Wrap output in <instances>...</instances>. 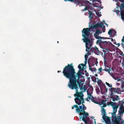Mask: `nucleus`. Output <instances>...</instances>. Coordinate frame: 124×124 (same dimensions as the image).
<instances>
[{"mask_svg":"<svg viewBox=\"0 0 124 124\" xmlns=\"http://www.w3.org/2000/svg\"><path fill=\"white\" fill-rule=\"evenodd\" d=\"M89 17L90 19L92 18V17L93 16V13H89Z\"/></svg>","mask_w":124,"mask_h":124,"instance_id":"obj_21","label":"nucleus"},{"mask_svg":"<svg viewBox=\"0 0 124 124\" xmlns=\"http://www.w3.org/2000/svg\"><path fill=\"white\" fill-rule=\"evenodd\" d=\"M106 84L107 85H108L109 87H111L112 86L111 84H109L107 82H106Z\"/></svg>","mask_w":124,"mask_h":124,"instance_id":"obj_19","label":"nucleus"},{"mask_svg":"<svg viewBox=\"0 0 124 124\" xmlns=\"http://www.w3.org/2000/svg\"><path fill=\"white\" fill-rule=\"evenodd\" d=\"M57 42V43H59V42H58V41Z\"/></svg>","mask_w":124,"mask_h":124,"instance_id":"obj_40","label":"nucleus"},{"mask_svg":"<svg viewBox=\"0 0 124 124\" xmlns=\"http://www.w3.org/2000/svg\"><path fill=\"white\" fill-rule=\"evenodd\" d=\"M93 88L92 87H90L88 88L87 91V93L88 95L87 97H90L91 96H92V94L93 93Z\"/></svg>","mask_w":124,"mask_h":124,"instance_id":"obj_8","label":"nucleus"},{"mask_svg":"<svg viewBox=\"0 0 124 124\" xmlns=\"http://www.w3.org/2000/svg\"><path fill=\"white\" fill-rule=\"evenodd\" d=\"M91 52L89 51H88L87 54L85 55V64L83 63L81 64H79L78 66V68L79 69L77 73L78 76V80H77V82H79L80 83L83 82L85 81L84 77L82 76L81 74H84V71L85 72H86L85 70V69L86 68V64L87 63V60L88 58V56L91 54Z\"/></svg>","mask_w":124,"mask_h":124,"instance_id":"obj_4","label":"nucleus"},{"mask_svg":"<svg viewBox=\"0 0 124 124\" xmlns=\"http://www.w3.org/2000/svg\"><path fill=\"white\" fill-rule=\"evenodd\" d=\"M116 31L113 29H110L108 32V34L111 38L113 37L116 36Z\"/></svg>","mask_w":124,"mask_h":124,"instance_id":"obj_7","label":"nucleus"},{"mask_svg":"<svg viewBox=\"0 0 124 124\" xmlns=\"http://www.w3.org/2000/svg\"><path fill=\"white\" fill-rule=\"evenodd\" d=\"M103 44L104 45H105L106 46H107L108 45V43L106 41H103Z\"/></svg>","mask_w":124,"mask_h":124,"instance_id":"obj_17","label":"nucleus"},{"mask_svg":"<svg viewBox=\"0 0 124 124\" xmlns=\"http://www.w3.org/2000/svg\"><path fill=\"white\" fill-rule=\"evenodd\" d=\"M122 42H124V36H123V39H122Z\"/></svg>","mask_w":124,"mask_h":124,"instance_id":"obj_24","label":"nucleus"},{"mask_svg":"<svg viewBox=\"0 0 124 124\" xmlns=\"http://www.w3.org/2000/svg\"><path fill=\"white\" fill-rule=\"evenodd\" d=\"M92 71H96L97 70L95 68H91L90 69Z\"/></svg>","mask_w":124,"mask_h":124,"instance_id":"obj_20","label":"nucleus"},{"mask_svg":"<svg viewBox=\"0 0 124 124\" xmlns=\"http://www.w3.org/2000/svg\"><path fill=\"white\" fill-rule=\"evenodd\" d=\"M111 40L112 41H115L114 39H113L111 38Z\"/></svg>","mask_w":124,"mask_h":124,"instance_id":"obj_26","label":"nucleus"},{"mask_svg":"<svg viewBox=\"0 0 124 124\" xmlns=\"http://www.w3.org/2000/svg\"><path fill=\"white\" fill-rule=\"evenodd\" d=\"M95 13L96 15L99 17H100L101 16V12L99 11H96Z\"/></svg>","mask_w":124,"mask_h":124,"instance_id":"obj_15","label":"nucleus"},{"mask_svg":"<svg viewBox=\"0 0 124 124\" xmlns=\"http://www.w3.org/2000/svg\"><path fill=\"white\" fill-rule=\"evenodd\" d=\"M120 8L121 19L124 21V3L121 4Z\"/></svg>","mask_w":124,"mask_h":124,"instance_id":"obj_5","label":"nucleus"},{"mask_svg":"<svg viewBox=\"0 0 124 124\" xmlns=\"http://www.w3.org/2000/svg\"><path fill=\"white\" fill-rule=\"evenodd\" d=\"M80 117V119H81V117Z\"/></svg>","mask_w":124,"mask_h":124,"instance_id":"obj_41","label":"nucleus"},{"mask_svg":"<svg viewBox=\"0 0 124 124\" xmlns=\"http://www.w3.org/2000/svg\"><path fill=\"white\" fill-rule=\"evenodd\" d=\"M95 76H96V77H97L98 76V75L97 74H96L95 75Z\"/></svg>","mask_w":124,"mask_h":124,"instance_id":"obj_29","label":"nucleus"},{"mask_svg":"<svg viewBox=\"0 0 124 124\" xmlns=\"http://www.w3.org/2000/svg\"><path fill=\"white\" fill-rule=\"evenodd\" d=\"M103 32H105V31H104V30H103Z\"/></svg>","mask_w":124,"mask_h":124,"instance_id":"obj_37","label":"nucleus"},{"mask_svg":"<svg viewBox=\"0 0 124 124\" xmlns=\"http://www.w3.org/2000/svg\"><path fill=\"white\" fill-rule=\"evenodd\" d=\"M113 101L118 100H119V96L117 95H114L111 98Z\"/></svg>","mask_w":124,"mask_h":124,"instance_id":"obj_12","label":"nucleus"},{"mask_svg":"<svg viewBox=\"0 0 124 124\" xmlns=\"http://www.w3.org/2000/svg\"><path fill=\"white\" fill-rule=\"evenodd\" d=\"M88 9V8L86 7L85 8L83 9H82V10L83 11H86V10H87Z\"/></svg>","mask_w":124,"mask_h":124,"instance_id":"obj_22","label":"nucleus"},{"mask_svg":"<svg viewBox=\"0 0 124 124\" xmlns=\"http://www.w3.org/2000/svg\"><path fill=\"white\" fill-rule=\"evenodd\" d=\"M104 23H98L97 25H95L93 27H91L90 28H84L82 31V36L84 39H82L83 41L85 43V46L86 47V51H89L90 52H94V53L97 54L99 53V51L98 48L96 46L94 48H91V47L92 45L93 42V39H91L88 38L90 32L91 31L90 29H95L98 27L100 28H101L103 29H105V26L104 25L105 24L108 27V25L104 22Z\"/></svg>","mask_w":124,"mask_h":124,"instance_id":"obj_2","label":"nucleus"},{"mask_svg":"<svg viewBox=\"0 0 124 124\" xmlns=\"http://www.w3.org/2000/svg\"><path fill=\"white\" fill-rule=\"evenodd\" d=\"M122 87H124V86H123V84L124 83H122Z\"/></svg>","mask_w":124,"mask_h":124,"instance_id":"obj_28","label":"nucleus"},{"mask_svg":"<svg viewBox=\"0 0 124 124\" xmlns=\"http://www.w3.org/2000/svg\"><path fill=\"white\" fill-rule=\"evenodd\" d=\"M60 71H58V73H59V72H60Z\"/></svg>","mask_w":124,"mask_h":124,"instance_id":"obj_36","label":"nucleus"},{"mask_svg":"<svg viewBox=\"0 0 124 124\" xmlns=\"http://www.w3.org/2000/svg\"><path fill=\"white\" fill-rule=\"evenodd\" d=\"M94 123H95V124H96V122L95 121V119H94Z\"/></svg>","mask_w":124,"mask_h":124,"instance_id":"obj_35","label":"nucleus"},{"mask_svg":"<svg viewBox=\"0 0 124 124\" xmlns=\"http://www.w3.org/2000/svg\"><path fill=\"white\" fill-rule=\"evenodd\" d=\"M101 111L102 113V115L103 116L102 117L103 119L105 121H106L107 120L106 119V118H107L108 117L105 116L106 114L105 110L104 108H102Z\"/></svg>","mask_w":124,"mask_h":124,"instance_id":"obj_10","label":"nucleus"},{"mask_svg":"<svg viewBox=\"0 0 124 124\" xmlns=\"http://www.w3.org/2000/svg\"><path fill=\"white\" fill-rule=\"evenodd\" d=\"M85 75L87 76H88V73H86Z\"/></svg>","mask_w":124,"mask_h":124,"instance_id":"obj_27","label":"nucleus"},{"mask_svg":"<svg viewBox=\"0 0 124 124\" xmlns=\"http://www.w3.org/2000/svg\"><path fill=\"white\" fill-rule=\"evenodd\" d=\"M63 73L64 76L70 79V82L68 84V86L71 89H75L76 90V93L74 94V96L76 98L75 99L76 103L79 105L82 104V106H79V108L81 111L80 110L78 106L77 105H74L72 107V109H74V107L76 108V110L77 113L79 114L80 116L83 114L84 116L82 118V120L86 123V118L88 114L84 110L86 109V108L83 104L84 102V98L83 97V94L82 93H78L77 92V89H78L76 84V79L75 75V70L73 67L69 64L64 69Z\"/></svg>","mask_w":124,"mask_h":124,"instance_id":"obj_1","label":"nucleus"},{"mask_svg":"<svg viewBox=\"0 0 124 124\" xmlns=\"http://www.w3.org/2000/svg\"><path fill=\"white\" fill-rule=\"evenodd\" d=\"M87 99L88 100L91 99L93 102L96 103L98 104V99L96 98L93 97L92 96H91L90 97H87Z\"/></svg>","mask_w":124,"mask_h":124,"instance_id":"obj_9","label":"nucleus"},{"mask_svg":"<svg viewBox=\"0 0 124 124\" xmlns=\"http://www.w3.org/2000/svg\"><path fill=\"white\" fill-rule=\"evenodd\" d=\"M101 92L102 94H103L105 93H107V90L105 87L102 88L101 87Z\"/></svg>","mask_w":124,"mask_h":124,"instance_id":"obj_11","label":"nucleus"},{"mask_svg":"<svg viewBox=\"0 0 124 124\" xmlns=\"http://www.w3.org/2000/svg\"><path fill=\"white\" fill-rule=\"evenodd\" d=\"M111 104L113 107V112L111 113L112 115V122L114 124H119V122L121 121L123 112L121 107L120 108V110L118 111V116H116V113L117 111V109L118 108V105L115 103L111 102Z\"/></svg>","mask_w":124,"mask_h":124,"instance_id":"obj_3","label":"nucleus"},{"mask_svg":"<svg viewBox=\"0 0 124 124\" xmlns=\"http://www.w3.org/2000/svg\"><path fill=\"white\" fill-rule=\"evenodd\" d=\"M118 8L117 6L116 8V9L115 10V12L117 13V14L119 12V11L118 10Z\"/></svg>","mask_w":124,"mask_h":124,"instance_id":"obj_18","label":"nucleus"},{"mask_svg":"<svg viewBox=\"0 0 124 124\" xmlns=\"http://www.w3.org/2000/svg\"><path fill=\"white\" fill-rule=\"evenodd\" d=\"M124 2V0H123L122 1V2Z\"/></svg>","mask_w":124,"mask_h":124,"instance_id":"obj_33","label":"nucleus"},{"mask_svg":"<svg viewBox=\"0 0 124 124\" xmlns=\"http://www.w3.org/2000/svg\"><path fill=\"white\" fill-rule=\"evenodd\" d=\"M117 84H118V85H119V84L118 83H117Z\"/></svg>","mask_w":124,"mask_h":124,"instance_id":"obj_38","label":"nucleus"},{"mask_svg":"<svg viewBox=\"0 0 124 124\" xmlns=\"http://www.w3.org/2000/svg\"><path fill=\"white\" fill-rule=\"evenodd\" d=\"M65 1H67L69 0H64Z\"/></svg>","mask_w":124,"mask_h":124,"instance_id":"obj_34","label":"nucleus"},{"mask_svg":"<svg viewBox=\"0 0 124 124\" xmlns=\"http://www.w3.org/2000/svg\"><path fill=\"white\" fill-rule=\"evenodd\" d=\"M117 45H118L119 46L120 45V44L119 43H118V44Z\"/></svg>","mask_w":124,"mask_h":124,"instance_id":"obj_32","label":"nucleus"},{"mask_svg":"<svg viewBox=\"0 0 124 124\" xmlns=\"http://www.w3.org/2000/svg\"><path fill=\"white\" fill-rule=\"evenodd\" d=\"M97 83L98 85L101 88V85H102L103 83L101 81V80H98L97 81Z\"/></svg>","mask_w":124,"mask_h":124,"instance_id":"obj_14","label":"nucleus"},{"mask_svg":"<svg viewBox=\"0 0 124 124\" xmlns=\"http://www.w3.org/2000/svg\"><path fill=\"white\" fill-rule=\"evenodd\" d=\"M101 68L99 69L98 70H99L100 72H101Z\"/></svg>","mask_w":124,"mask_h":124,"instance_id":"obj_25","label":"nucleus"},{"mask_svg":"<svg viewBox=\"0 0 124 124\" xmlns=\"http://www.w3.org/2000/svg\"><path fill=\"white\" fill-rule=\"evenodd\" d=\"M99 41H99V40H97V43H98L99 42Z\"/></svg>","mask_w":124,"mask_h":124,"instance_id":"obj_30","label":"nucleus"},{"mask_svg":"<svg viewBox=\"0 0 124 124\" xmlns=\"http://www.w3.org/2000/svg\"><path fill=\"white\" fill-rule=\"evenodd\" d=\"M107 49H103V51L104 52H106V51H107Z\"/></svg>","mask_w":124,"mask_h":124,"instance_id":"obj_23","label":"nucleus"},{"mask_svg":"<svg viewBox=\"0 0 124 124\" xmlns=\"http://www.w3.org/2000/svg\"><path fill=\"white\" fill-rule=\"evenodd\" d=\"M96 78L98 79V78H96L95 77H93L92 78V81L94 82H96Z\"/></svg>","mask_w":124,"mask_h":124,"instance_id":"obj_16","label":"nucleus"},{"mask_svg":"<svg viewBox=\"0 0 124 124\" xmlns=\"http://www.w3.org/2000/svg\"><path fill=\"white\" fill-rule=\"evenodd\" d=\"M88 2V1H85V2Z\"/></svg>","mask_w":124,"mask_h":124,"instance_id":"obj_39","label":"nucleus"},{"mask_svg":"<svg viewBox=\"0 0 124 124\" xmlns=\"http://www.w3.org/2000/svg\"><path fill=\"white\" fill-rule=\"evenodd\" d=\"M105 101L103 100V101L101 102L100 104V105L101 106V107H106V105L105 103Z\"/></svg>","mask_w":124,"mask_h":124,"instance_id":"obj_13","label":"nucleus"},{"mask_svg":"<svg viewBox=\"0 0 124 124\" xmlns=\"http://www.w3.org/2000/svg\"><path fill=\"white\" fill-rule=\"evenodd\" d=\"M102 32V31L99 30H97L95 33L94 34V36L97 39H102L103 38L99 36V34H101Z\"/></svg>","mask_w":124,"mask_h":124,"instance_id":"obj_6","label":"nucleus"},{"mask_svg":"<svg viewBox=\"0 0 124 124\" xmlns=\"http://www.w3.org/2000/svg\"><path fill=\"white\" fill-rule=\"evenodd\" d=\"M113 43L114 44H116V43L115 42H113Z\"/></svg>","mask_w":124,"mask_h":124,"instance_id":"obj_31","label":"nucleus"}]
</instances>
